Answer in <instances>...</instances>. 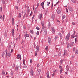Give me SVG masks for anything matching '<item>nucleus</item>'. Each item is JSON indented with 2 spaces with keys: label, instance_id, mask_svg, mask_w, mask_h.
I'll list each match as a JSON object with an SVG mask.
<instances>
[{
  "label": "nucleus",
  "instance_id": "nucleus-1",
  "mask_svg": "<svg viewBox=\"0 0 78 78\" xmlns=\"http://www.w3.org/2000/svg\"><path fill=\"white\" fill-rule=\"evenodd\" d=\"M45 26H43L42 28V30L41 31V32H42V31L44 30V34H47V29H45Z\"/></svg>",
  "mask_w": 78,
  "mask_h": 78
},
{
  "label": "nucleus",
  "instance_id": "nucleus-2",
  "mask_svg": "<svg viewBox=\"0 0 78 78\" xmlns=\"http://www.w3.org/2000/svg\"><path fill=\"white\" fill-rule=\"evenodd\" d=\"M70 36V33H69L67 36L66 37V41H69Z\"/></svg>",
  "mask_w": 78,
  "mask_h": 78
},
{
  "label": "nucleus",
  "instance_id": "nucleus-3",
  "mask_svg": "<svg viewBox=\"0 0 78 78\" xmlns=\"http://www.w3.org/2000/svg\"><path fill=\"white\" fill-rule=\"evenodd\" d=\"M41 69H40L39 70H38L36 75H37V76H38V75H39L40 74V73H41Z\"/></svg>",
  "mask_w": 78,
  "mask_h": 78
},
{
  "label": "nucleus",
  "instance_id": "nucleus-4",
  "mask_svg": "<svg viewBox=\"0 0 78 78\" xmlns=\"http://www.w3.org/2000/svg\"><path fill=\"white\" fill-rule=\"evenodd\" d=\"M68 9L70 11H73V8H72L70 6H69L68 7Z\"/></svg>",
  "mask_w": 78,
  "mask_h": 78
},
{
  "label": "nucleus",
  "instance_id": "nucleus-5",
  "mask_svg": "<svg viewBox=\"0 0 78 78\" xmlns=\"http://www.w3.org/2000/svg\"><path fill=\"white\" fill-rule=\"evenodd\" d=\"M55 48H56V50H60L61 47H60V46L57 45L56 46Z\"/></svg>",
  "mask_w": 78,
  "mask_h": 78
},
{
  "label": "nucleus",
  "instance_id": "nucleus-6",
  "mask_svg": "<svg viewBox=\"0 0 78 78\" xmlns=\"http://www.w3.org/2000/svg\"><path fill=\"white\" fill-rule=\"evenodd\" d=\"M17 59H20V60H21V59L22 58V57L21 56V55L20 54H18L17 55Z\"/></svg>",
  "mask_w": 78,
  "mask_h": 78
},
{
  "label": "nucleus",
  "instance_id": "nucleus-7",
  "mask_svg": "<svg viewBox=\"0 0 78 78\" xmlns=\"http://www.w3.org/2000/svg\"><path fill=\"white\" fill-rule=\"evenodd\" d=\"M42 14L41 13L38 16V17H39L40 20H41V19H42Z\"/></svg>",
  "mask_w": 78,
  "mask_h": 78
},
{
  "label": "nucleus",
  "instance_id": "nucleus-8",
  "mask_svg": "<svg viewBox=\"0 0 78 78\" xmlns=\"http://www.w3.org/2000/svg\"><path fill=\"white\" fill-rule=\"evenodd\" d=\"M75 34H73L71 36V37L73 38V39L75 37H77V35L75 36Z\"/></svg>",
  "mask_w": 78,
  "mask_h": 78
},
{
  "label": "nucleus",
  "instance_id": "nucleus-9",
  "mask_svg": "<svg viewBox=\"0 0 78 78\" xmlns=\"http://www.w3.org/2000/svg\"><path fill=\"white\" fill-rule=\"evenodd\" d=\"M12 25H14V20L13 18H12Z\"/></svg>",
  "mask_w": 78,
  "mask_h": 78
},
{
  "label": "nucleus",
  "instance_id": "nucleus-10",
  "mask_svg": "<svg viewBox=\"0 0 78 78\" xmlns=\"http://www.w3.org/2000/svg\"><path fill=\"white\" fill-rule=\"evenodd\" d=\"M14 29H12V36L13 37H14Z\"/></svg>",
  "mask_w": 78,
  "mask_h": 78
},
{
  "label": "nucleus",
  "instance_id": "nucleus-11",
  "mask_svg": "<svg viewBox=\"0 0 78 78\" xmlns=\"http://www.w3.org/2000/svg\"><path fill=\"white\" fill-rule=\"evenodd\" d=\"M52 32L53 34H55V29L53 28H52Z\"/></svg>",
  "mask_w": 78,
  "mask_h": 78
},
{
  "label": "nucleus",
  "instance_id": "nucleus-12",
  "mask_svg": "<svg viewBox=\"0 0 78 78\" xmlns=\"http://www.w3.org/2000/svg\"><path fill=\"white\" fill-rule=\"evenodd\" d=\"M48 43L50 44V42H51V38H50V37H48Z\"/></svg>",
  "mask_w": 78,
  "mask_h": 78
},
{
  "label": "nucleus",
  "instance_id": "nucleus-13",
  "mask_svg": "<svg viewBox=\"0 0 78 78\" xmlns=\"http://www.w3.org/2000/svg\"><path fill=\"white\" fill-rule=\"evenodd\" d=\"M67 55V51L65 50L64 51V53L63 54V56H66Z\"/></svg>",
  "mask_w": 78,
  "mask_h": 78
},
{
  "label": "nucleus",
  "instance_id": "nucleus-14",
  "mask_svg": "<svg viewBox=\"0 0 78 78\" xmlns=\"http://www.w3.org/2000/svg\"><path fill=\"white\" fill-rule=\"evenodd\" d=\"M11 52L9 51L8 53V56L9 57H10L11 56Z\"/></svg>",
  "mask_w": 78,
  "mask_h": 78
},
{
  "label": "nucleus",
  "instance_id": "nucleus-15",
  "mask_svg": "<svg viewBox=\"0 0 78 78\" xmlns=\"http://www.w3.org/2000/svg\"><path fill=\"white\" fill-rule=\"evenodd\" d=\"M61 9H59L57 13L59 14L61 12Z\"/></svg>",
  "mask_w": 78,
  "mask_h": 78
},
{
  "label": "nucleus",
  "instance_id": "nucleus-16",
  "mask_svg": "<svg viewBox=\"0 0 78 78\" xmlns=\"http://www.w3.org/2000/svg\"><path fill=\"white\" fill-rule=\"evenodd\" d=\"M5 52H6L5 56L6 57H7L8 56V51H7V49H6L5 50Z\"/></svg>",
  "mask_w": 78,
  "mask_h": 78
},
{
  "label": "nucleus",
  "instance_id": "nucleus-17",
  "mask_svg": "<svg viewBox=\"0 0 78 78\" xmlns=\"http://www.w3.org/2000/svg\"><path fill=\"white\" fill-rule=\"evenodd\" d=\"M47 75L48 78H50V76L49 75V73L47 72Z\"/></svg>",
  "mask_w": 78,
  "mask_h": 78
},
{
  "label": "nucleus",
  "instance_id": "nucleus-18",
  "mask_svg": "<svg viewBox=\"0 0 78 78\" xmlns=\"http://www.w3.org/2000/svg\"><path fill=\"white\" fill-rule=\"evenodd\" d=\"M30 74H31V75H32V76H33V75L34 74V72H33V70L31 71Z\"/></svg>",
  "mask_w": 78,
  "mask_h": 78
},
{
  "label": "nucleus",
  "instance_id": "nucleus-19",
  "mask_svg": "<svg viewBox=\"0 0 78 78\" xmlns=\"http://www.w3.org/2000/svg\"><path fill=\"white\" fill-rule=\"evenodd\" d=\"M26 37H29V34H25V39H26Z\"/></svg>",
  "mask_w": 78,
  "mask_h": 78
},
{
  "label": "nucleus",
  "instance_id": "nucleus-20",
  "mask_svg": "<svg viewBox=\"0 0 78 78\" xmlns=\"http://www.w3.org/2000/svg\"><path fill=\"white\" fill-rule=\"evenodd\" d=\"M27 12H29L30 11V8H29V7L28 6H27Z\"/></svg>",
  "mask_w": 78,
  "mask_h": 78
},
{
  "label": "nucleus",
  "instance_id": "nucleus-21",
  "mask_svg": "<svg viewBox=\"0 0 78 78\" xmlns=\"http://www.w3.org/2000/svg\"><path fill=\"white\" fill-rule=\"evenodd\" d=\"M18 69H19V66L17 65L16 67V71H17V70H18Z\"/></svg>",
  "mask_w": 78,
  "mask_h": 78
},
{
  "label": "nucleus",
  "instance_id": "nucleus-22",
  "mask_svg": "<svg viewBox=\"0 0 78 78\" xmlns=\"http://www.w3.org/2000/svg\"><path fill=\"white\" fill-rule=\"evenodd\" d=\"M39 46L38 45H37L36 46V49H37V51H39Z\"/></svg>",
  "mask_w": 78,
  "mask_h": 78
},
{
  "label": "nucleus",
  "instance_id": "nucleus-23",
  "mask_svg": "<svg viewBox=\"0 0 78 78\" xmlns=\"http://www.w3.org/2000/svg\"><path fill=\"white\" fill-rule=\"evenodd\" d=\"M58 35H59V36H60V38H62V35L60 33H58Z\"/></svg>",
  "mask_w": 78,
  "mask_h": 78
},
{
  "label": "nucleus",
  "instance_id": "nucleus-24",
  "mask_svg": "<svg viewBox=\"0 0 78 78\" xmlns=\"http://www.w3.org/2000/svg\"><path fill=\"white\" fill-rule=\"evenodd\" d=\"M21 16H22V14L20 13H19L18 15V17L19 18H20L21 17Z\"/></svg>",
  "mask_w": 78,
  "mask_h": 78
},
{
  "label": "nucleus",
  "instance_id": "nucleus-25",
  "mask_svg": "<svg viewBox=\"0 0 78 78\" xmlns=\"http://www.w3.org/2000/svg\"><path fill=\"white\" fill-rule=\"evenodd\" d=\"M2 75H5V72L4 71H3L2 72Z\"/></svg>",
  "mask_w": 78,
  "mask_h": 78
},
{
  "label": "nucleus",
  "instance_id": "nucleus-26",
  "mask_svg": "<svg viewBox=\"0 0 78 78\" xmlns=\"http://www.w3.org/2000/svg\"><path fill=\"white\" fill-rule=\"evenodd\" d=\"M75 54L76 55H78V49H76L75 51Z\"/></svg>",
  "mask_w": 78,
  "mask_h": 78
},
{
  "label": "nucleus",
  "instance_id": "nucleus-27",
  "mask_svg": "<svg viewBox=\"0 0 78 78\" xmlns=\"http://www.w3.org/2000/svg\"><path fill=\"white\" fill-rule=\"evenodd\" d=\"M41 23L42 26H44V21H42Z\"/></svg>",
  "mask_w": 78,
  "mask_h": 78
},
{
  "label": "nucleus",
  "instance_id": "nucleus-28",
  "mask_svg": "<svg viewBox=\"0 0 78 78\" xmlns=\"http://www.w3.org/2000/svg\"><path fill=\"white\" fill-rule=\"evenodd\" d=\"M45 50H46V51H48V46H47L46 48H45Z\"/></svg>",
  "mask_w": 78,
  "mask_h": 78
},
{
  "label": "nucleus",
  "instance_id": "nucleus-29",
  "mask_svg": "<svg viewBox=\"0 0 78 78\" xmlns=\"http://www.w3.org/2000/svg\"><path fill=\"white\" fill-rule=\"evenodd\" d=\"M48 28H50L51 27V24H50V23H49L48 26Z\"/></svg>",
  "mask_w": 78,
  "mask_h": 78
},
{
  "label": "nucleus",
  "instance_id": "nucleus-30",
  "mask_svg": "<svg viewBox=\"0 0 78 78\" xmlns=\"http://www.w3.org/2000/svg\"><path fill=\"white\" fill-rule=\"evenodd\" d=\"M34 17H35V15H34L33 17H32V21L33 22V19L34 18Z\"/></svg>",
  "mask_w": 78,
  "mask_h": 78
},
{
  "label": "nucleus",
  "instance_id": "nucleus-31",
  "mask_svg": "<svg viewBox=\"0 0 78 78\" xmlns=\"http://www.w3.org/2000/svg\"><path fill=\"white\" fill-rule=\"evenodd\" d=\"M63 62V60H61L60 62V65H61L62 64V62Z\"/></svg>",
  "mask_w": 78,
  "mask_h": 78
},
{
  "label": "nucleus",
  "instance_id": "nucleus-32",
  "mask_svg": "<svg viewBox=\"0 0 78 78\" xmlns=\"http://www.w3.org/2000/svg\"><path fill=\"white\" fill-rule=\"evenodd\" d=\"M45 2V1H44V2H42V3L41 4V6H44V3Z\"/></svg>",
  "mask_w": 78,
  "mask_h": 78
},
{
  "label": "nucleus",
  "instance_id": "nucleus-33",
  "mask_svg": "<svg viewBox=\"0 0 78 78\" xmlns=\"http://www.w3.org/2000/svg\"><path fill=\"white\" fill-rule=\"evenodd\" d=\"M51 18L53 20H54V19H55V16L52 15L51 16Z\"/></svg>",
  "mask_w": 78,
  "mask_h": 78
},
{
  "label": "nucleus",
  "instance_id": "nucleus-34",
  "mask_svg": "<svg viewBox=\"0 0 78 78\" xmlns=\"http://www.w3.org/2000/svg\"><path fill=\"white\" fill-rule=\"evenodd\" d=\"M66 18V16L63 15L62 16V20H63V19H65Z\"/></svg>",
  "mask_w": 78,
  "mask_h": 78
},
{
  "label": "nucleus",
  "instance_id": "nucleus-35",
  "mask_svg": "<svg viewBox=\"0 0 78 78\" xmlns=\"http://www.w3.org/2000/svg\"><path fill=\"white\" fill-rule=\"evenodd\" d=\"M74 44V42H72L71 43L70 45L71 46H73V44Z\"/></svg>",
  "mask_w": 78,
  "mask_h": 78
},
{
  "label": "nucleus",
  "instance_id": "nucleus-36",
  "mask_svg": "<svg viewBox=\"0 0 78 78\" xmlns=\"http://www.w3.org/2000/svg\"><path fill=\"white\" fill-rule=\"evenodd\" d=\"M72 2L74 3H75L76 2V0H72Z\"/></svg>",
  "mask_w": 78,
  "mask_h": 78
},
{
  "label": "nucleus",
  "instance_id": "nucleus-37",
  "mask_svg": "<svg viewBox=\"0 0 78 78\" xmlns=\"http://www.w3.org/2000/svg\"><path fill=\"white\" fill-rule=\"evenodd\" d=\"M0 19H3V17L1 15H0Z\"/></svg>",
  "mask_w": 78,
  "mask_h": 78
},
{
  "label": "nucleus",
  "instance_id": "nucleus-38",
  "mask_svg": "<svg viewBox=\"0 0 78 78\" xmlns=\"http://www.w3.org/2000/svg\"><path fill=\"white\" fill-rule=\"evenodd\" d=\"M5 53L4 52L2 54V57H3L4 56H5Z\"/></svg>",
  "mask_w": 78,
  "mask_h": 78
},
{
  "label": "nucleus",
  "instance_id": "nucleus-39",
  "mask_svg": "<svg viewBox=\"0 0 78 78\" xmlns=\"http://www.w3.org/2000/svg\"><path fill=\"white\" fill-rule=\"evenodd\" d=\"M66 69L67 70H69V66H66Z\"/></svg>",
  "mask_w": 78,
  "mask_h": 78
},
{
  "label": "nucleus",
  "instance_id": "nucleus-40",
  "mask_svg": "<svg viewBox=\"0 0 78 78\" xmlns=\"http://www.w3.org/2000/svg\"><path fill=\"white\" fill-rule=\"evenodd\" d=\"M47 3H48V4H47L48 6H49V5L50 4V2H48Z\"/></svg>",
  "mask_w": 78,
  "mask_h": 78
},
{
  "label": "nucleus",
  "instance_id": "nucleus-41",
  "mask_svg": "<svg viewBox=\"0 0 78 78\" xmlns=\"http://www.w3.org/2000/svg\"><path fill=\"white\" fill-rule=\"evenodd\" d=\"M58 36H55V41H56V39L58 38Z\"/></svg>",
  "mask_w": 78,
  "mask_h": 78
},
{
  "label": "nucleus",
  "instance_id": "nucleus-42",
  "mask_svg": "<svg viewBox=\"0 0 78 78\" xmlns=\"http://www.w3.org/2000/svg\"><path fill=\"white\" fill-rule=\"evenodd\" d=\"M55 73H53L51 74L52 77H53L54 76H55Z\"/></svg>",
  "mask_w": 78,
  "mask_h": 78
},
{
  "label": "nucleus",
  "instance_id": "nucleus-43",
  "mask_svg": "<svg viewBox=\"0 0 78 78\" xmlns=\"http://www.w3.org/2000/svg\"><path fill=\"white\" fill-rule=\"evenodd\" d=\"M35 56H37V52L36 51H35Z\"/></svg>",
  "mask_w": 78,
  "mask_h": 78
},
{
  "label": "nucleus",
  "instance_id": "nucleus-44",
  "mask_svg": "<svg viewBox=\"0 0 78 78\" xmlns=\"http://www.w3.org/2000/svg\"><path fill=\"white\" fill-rule=\"evenodd\" d=\"M59 1H58L56 4L55 5H54V6H56V5H57V4H58V3H59Z\"/></svg>",
  "mask_w": 78,
  "mask_h": 78
},
{
  "label": "nucleus",
  "instance_id": "nucleus-45",
  "mask_svg": "<svg viewBox=\"0 0 78 78\" xmlns=\"http://www.w3.org/2000/svg\"><path fill=\"white\" fill-rule=\"evenodd\" d=\"M62 68L61 69L60 71V73H62Z\"/></svg>",
  "mask_w": 78,
  "mask_h": 78
},
{
  "label": "nucleus",
  "instance_id": "nucleus-46",
  "mask_svg": "<svg viewBox=\"0 0 78 78\" xmlns=\"http://www.w3.org/2000/svg\"><path fill=\"white\" fill-rule=\"evenodd\" d=\"M69 47H70V44H67V47H68V48H69Z\"/></svg>",
  "mask_w": 78,
  "mask_h": 78
},
{
  "label": "nucleus",
  "instance_id": "nucleus-47",
  "mask_svg": "<svg viewBox=\"0 0 78 78\" xmlns=\"http://www.w3.org/2000/svg\"><path fill=\"white\" fill-rule=\"evenodd\" d=\"M77 42H78V41H77V38H75V43Z\"/></svg>",
  "mask_w": 78,
  "mask_h": 78
},
{
  "label": "nucleus",
  "instance_id": "nucleus-48",
  "mask_svg": "<svg viewBox=\"0 0 78 78\" xmlns=\"http://www.w3.org/2000/svg\"><path fill=\"white\" fill-rule=\"evenodd\" d=\"M23 63L24 65H25V59H24L23 60Z\"/></svg>",
  "mask_w": 78,
  "mask_h": 78
},
{
  "label": "nucleus",
  "instance_id": "nucleus-49",
  "mask_svg": "<svg viewBox=\"0 0 78 78\" xmlns=\"http://www.w3.org/2000/svg\"><path fill=\"white\" fill-rule=\"evenodd\" d=\"M39 31H37V35L38 36V35H39Z\"/></svg>",
  "mask_w": 78,
  "mask_h": 78
},
{
  "label": "nucleus",
  "instance_id": "nucleus-50",
  "mask_svg": "<svg viewBox=\"0 0 78 78\" xmlns=\"http://www.w3.org/2000/svg\"><path fill=\"white\" fill-rule=\"evenodd\" d=\"M36 29H37V30H39V27H36Z\"/></svg>",
  "mask_w": 78,
  "mask_h": 78
},
{
  "label": "nucleus",
  "instance_id": "nucleus-51",
  "mask_svg": "<svg viewBox=\"0 0 78 78\" xmlns=\"http://www.w3.org/2000/svg\"><path fill=\"white\" fill-rule=\"evenodd\" d=\"M37 10H34V13H36V12H37Z\"/></svg>",
  "mask_w": 78,
  "mask_h": 78
},
{
  "label": "nucleus",
  "instance_id": "nucleus-52",
  "mask_svg": "<svg viewBox=\"0 0 78 78\" xmlns=\"http://www.w3.org/2000/svg\"><path fill=\"white\" fill-rule=\"evenodd\" d=\"M76 48H74L73 49V51H75V50H76Z\"/></svg>",
  "mask_w": 78,
  "mask_h": 78
},
{
  "label": "nucleus",
  "instance_id": "nucleus-53",
  "mask_svg": "<svg viewBox=\"0 0 78 78\" xmlns=\"http://www.w3.org/2000/svg\"><path fill=\"white\" fill-rule=\"evenodd\" d=\"M37 67H39V63L37 64Z\"/></svg>",
  "mask_w": 78,
  "mask_h": 78
},
{
  "label": "nucleus",
  "instance_id": "nucleus-54",
  "mask_svg": "<svg viewBox=\"0 0 78 78\" xmlns=\"http://www.w3.org/2000/svg\"><path fill=\"white\" fill-rule=\"evenodd\" d=\"M15 8L17 9H19V8H18V7L17 6H16L15 7Z\"/></svg>",
  "mask_w": 78,
  "mask_h": 78
},
{
  "label": "nucleus",
  "instance_id": "nucleus-55",
  "mask_svg": "<svg viewBox=\"0 0 78 78\" xmlns=\"http://www.w3.org/2000/svg\"><path fill=\"white\" fill-rule=\"evenodd\" d=\"M5 37H6V36H7V33H5Z\"/></svg>",
  "mask_w": 78,
  "mask_h": 78
},
{
  "label": "nucleus",
  "instance_id": "nucleus-56",
  "mask_svg": "<svg viewBox=\"0 0 78 78\" xmlns=\"http://www.w3.org/2000/svg\"><path fill=\"white\" fill-rule=\"evenodd\" d=\"M13 52V49H12L11 50V51H10V52H11V53H12Z\"/></svg>",
  "mask_w": 78,
  "mask_h": 78
},
{
  "label": "nucleus",
  "instance_id": "nucleus-57",
  "mask_svg": "<svg viewBox=\"0 0 78 78\" xmlns=\"http://www.w3.org/2000/svg\"><path fill=\"white\" fill-rule=\"evenodd\" d=\"M66 12H68V9H67V8L66 9Z\"/></svg>",
  "mask_w": 78,
  "mask_h": 78
},
{
  "label": "nucleus",
  "instance_id": "nucleus-58",
  "mask_svg": "<svg viewBox=\"0 0 78 78\" xmlns=\"http://www.w3.org/2000/svg\"><path fill=\"white\" fill-rule=\"evenodd\" d=\"M2 18L3 20H4V19H5V15H3V17Z\"/></svg>",
  "mask_w": 78,
  "mask_h": 78
},
{
  "label": "nucleus",
  "instance_id": "nucleus-59",
  "mask_svg": "<svg viewBox=\"0 0 78 78\" xmlns=\"http://www.w3.org/2000/svg\"><path fill=\"white\" fill-rule=\"evenodd\" d=\"M72 24L74 25H75V23L74 22H72Z\"/></svg>",
  "mask_w": 78,
  "mask_h": 78
},
{
  "label": "nucleus",
  "instance_id": "nucleus-60",
  "mask_svg": "<svg viewBox=\"0 0 78 78\" xmlns=\"http://www.w3.org/2000/svg\"><path fill=\"white\" fill-rule=\"evenodd\" d=\"M61 53H59L58 54V56H61Z\"/></svg>",
  "mask_w": 78,
  "mask_h": 78
},
{
  "label": "nucleus",
  "instance_id": "nucleus-61",
  "mask_svg": "<svg viewBox=\"0 0 78 78\" xmlns=\"http://www.w3.org/2000/svg\"><path fill=\"white\" fill-rule=\"evenodd\" d=\"M25 15H26V13H25V14L24 15V16H23V19H24L25 17Z\"/></svg>",
  "mask_w": 78,
  "mask_h": 78
},
{
  "label": "nucleus",
  "instance_id": "nucleus-62",
  "mask_svg": "<svg viewBox=\"0 0 78 78\" xmlns=\"http://www.w3.org/2000/svg\"><path fill=\"white\" fill-rule=\"evenodd\" d=\"M39 5V3H38L37 4V8H38V6Z\"/></svg>",
  "mask_w": 78,
  "mask_h": 78
},
{
  "label": "nucleus",
  "instance_id": "nucleus-63",
  "mask_svg": "<svg viewBox=\"0 0 78 78\" xmlns=\"http://www.w3.org/2000/svg\"><path fill=\"white\" fill-rule=\"evenodd\" d=\"M32 61L31 59H30V63H32Z\"/></svg>",
  "mask_w": 78,
  "mask_h": 78
},
{
  "label": "nucleus",
  "instance_id": "nucleus-64",
  "mask_svg": "<svg viewBox=\"0 0 78 78\" xmlns=\"http://www.w3.org/2000/svg\"><path fill=\"white\" fill-rule=\"evenodd\" d=\"M61 44L62 45H64V42H62Z\"/></svg>",
  "mask_w": 78,
  "mask_h": 78
}]
</instances>
